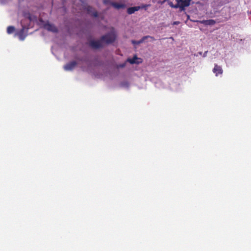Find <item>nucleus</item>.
<instances>
[{
	"instance_id": "1",
	"label": "nucleus",
	"mask_w": 251,
	"mask_h": 251,
	"mask_svg": "<svg viewBox=\"0 0 251 251\" xmlns=\"http://www.w3.org/2000/svg\"><path fill=\"white\" fill-rule=\"evenodd\" d=\"M116 37L115 32L111 31L101 36V41L106 44H111L115 41Z\"/></svg>"
},
{
	"instance_id": "2",
	"label": "nucleus",
	"mask_w": 251,
	"mask_h": 251,
	"mask_svg": "<svg viewBox=\"0 0 251 251\" xmlns=\"http://www.w3.org/2000/svg\"><path fill=\"white\" fill-rule=\"evenodd\" d=\"M176 4L174 7L180 8L181 11L185 10L186 7H188L190 5V2L189 0H176Z\"/></svg>"
},
{
	"instance_id": "3",
	"label": "nucleus",
	"mask_w": 251,
	"mask_h": 251,
	"mask_svg": "<svg viewBox=\"0 0 251 251\" xmlns=\"http://www.w3.org/2000/svg\"><path fill=\"white\" fill-rule=\"evenodd\" d=\"M84 9L87 11V12L91 15L94 17H98V12L95 10V9L90 6L87 5L85 7Z\"/></svg>"
},
{
	"instance_id": "4",
	"label": "nucleus",
	"mask_w": 251,
	"mask_h": 251,
	"mask_svg": "<svg viewBox=\"0 0 251 251\" xmlns=\"http://www.w3.org/2000/svg\"><path fill=\"white\" fill-rule=\"evenodd\" d=\"M146 7H147V5H142L141 6H138L130 7H129L127 8V12L128 14H132L134 13L135 12L141 9L146 8Z\"/></svg>"
},
{
	"instance_id": "5",
	"label": "nucleus",
	"mask_w": 251,
	"mask_h": 251,
	"mask_svg": "<svg viewBox=\"0 0 251 251\" xmlns=\"http://www.w3.org/2000/svg\"><path fill=\"white\" fill-rule=\"evenodd\" d=\"M101 39L100 40H92L90 42V46L94 49H99L102 47Z\"/></svg>"
},
{
	"instance_id": "6",
	"label": "nucleus",
	"mask_w": 251,
	"mask_h": 251,
	"mask_svg": "<svg viewBox=\"0 0 251 251\" xmlns=\"http://www.w3.org/2000/svg\"><path fill=\"white\" fill-rule=\"evenodd\" d=\"M76 65L77 63L76 61H73L66 64L64 66V69L66 71H71L75 68Z\"/></svg>"
},
{
	"instance_id": "7",
	"label": "nucleus",
	"mask_w": 251,
	"mask_h": 251,
	"mask_svg": "<svg viewBox=\"0 0 251 251\" xmlns=\"http://www.w3.org/2000/svg\"><path fill=\"white\" fill-rule=\"evenodd\" d=\"M194 22H197V23H200L202 24L206 25H214L216 23L215 21L214 20H212V19L207 20H202V21L197 20V21H195Z\"/></svg>"
},
{
	"instance_id": "8",
	"label": "nucleus",
	"mask_w": 251,
	"mask_h": 251,
	"mask_svg": "<svg viewBox=\"0 0 251 251\" xmlns=\"http://www.w3.org/2000/svg\"><path fill=\"white\" fill-rule=\"evenodd\" d=\"M45 28L49 31L53 32H57L58 31L57 28L53 25L47 24L45 25Z\"/></svg>"
},
{
	"instance_id": "9",
	"label": "nucleus",
	"mask_w": 251,
	"mask_h": 251,
	"mask_svg": "<svg viewBox=\"0 0 251 251\" xmlns=\"http://www.w3.org/2000/svg\"><path fill=\"white\" fill-rule=\"evenodd\" d=\"M213 73L216 76L218 75H221L223 73V70L220 66H218L217 64H215L214 68L213 69Z\"/></svg>"
},
{
	"instance_id": "10",
	"label": "nucleus",
	"mask_w": 251,
	"mask_h": 251,
	"mask_svg": "<svg viewBox=\"0 0 251 251\" xmlns=\"http://www.w3.org/2000/svg\"><path fill=\"white\" fill-rule=\"evenodd\" d=\"M111 5L117 9L124 8L125 7V4H124L114 2H111Z\"/></svg>"
},
{
	"instance_id": "11",
	"label": "nucleus",
	"mask_w": 251,
	"mask_h": 251,
	"mask_svg": "<svg viewBox=\"0 0 251 251\" xmlns=\"http://www.w3.org/2000/svg\"><path fill=\"white\" fill-rule=\"evenodd\" d=\"M137 57L136 55L134 56V57L132 58H128L127 61L129 62L130 64H133L134 63H136V60L137 59Z\"/></svg>"
},
{
	"instance_id": "12",
	"label": "nucleus",
	"mask_w": 251,
	"mask_h": 251,
	"mask_svg": "<svg viewBox=\"0 0 251 251\" xmlns=\"http://www.w3.org/2000/svg\"><path fill=\"white\" fill-rule=\"evenodd\" d=\"M145 40V38H144V36L139 41H135V40H132L131 41L132 43L134 45H139V44H140L141 43H142L143 42H144Z\"/></svg>"
},
{
	"instance_id": "13",
	"label": "nucleus",
	"mask_w": 251,
	"mask_h": 251,
	"mask_svg": "<svg viewBox=\"0 0 251 251\" xmlns=\"http://www.w3.org/2000/svg\"><path fill=\"white\" fill-rule=\"evenodd\" d=\"M15 28L13 26H9L7 28V32L8 34H11L15 31Z\"/></svg>"
},
{
	"instance_id": "14",
	"label": "nucleus",
	"mask_w": 251,
	"mask_h": 251,
	"mask_svg": "<svg viewBox=\"0 0 251 251\" xmlns=\"http://www.w3.org/2000/svg\"><path fill=\"white\" fill-rule=\"evenodd\" d=\"M144 38L145 40L148 38H150L152 41L155 40V38L149 35L144 36Z\"/></svg>"
},
{
	"instance_id": "15",
	"label": "nucleus",
	"mask_w": 251,
	"mask_h": 251,
	"mask_svg": "<svg viewBox=\"0 0 251 251\" xmlns=\"http://www.w3.org/2000/svg\"><path fill=\"white\" fill-rule=\"evenodd\" d=\"M111 2H112V1H111L110 0H103V3L105 4H110L111 5Z\"/></svg>"
},
{
	"instance_id": "16",
	"label": "nucleus",
	"mask_w": 251,
	"mask_h": 251,
	"mask_svg": "<svg viewBox=\"0 0 251 251\" xmlns=\"http://www.w3.org/2000/svg\"><path fill=\"white\" fill-rule=\"evenodd\" d=\"M23 33H24V29H22V30H20V31L19 32V35L20 37L22 36Z\"/></svg>"
},
{
	"instance_id": "17",
	"label": "nucleus",
	"mask_w": 251,
	"mask_h": 251,
	"mask_svg": "<svg viewBox=\"0 0 251 251\" xmlns=\"http://www.w3.org/2000/svg\"><path fill=\"white\" fill-rule=\"evenodd\" d=\"M125 63L120 64L118 66V68H124L125 66Z\"/></svg>"
},
{
	"instance_id": "18",
	"label": "nucleus",
	"mask_w": 251,
	"mask_h": 251,
	"mask_svg": "<svg viewBox=\"0 0 251 251\" xmlns=\"http://www.w3.org/2000/svg\"><path fill=\"white\" fill-rule=\"evenodd\" d=\"M179 23V22H175L174 25H178Z\"/></svg>"
},
{
	"instance_id": "19",
	"label": "nucleus",
	"mask_w": 251,
	"mask_h": 251,
	"mask_svg": "<svg viewBox=\"0 0 251 251\" xmlns=\"http://www.w3.org/2000/svg\"><path fill=\"white\" fill-rule=\"evenodd\" d=\"M207 52V51H205V52H204V56H206V54Z\"/></svg>"
},
{
	"instance_id": "20",
	"label": "nucleus",
	"mask_w": 251,
	"mask_h": 251,
	"mask_svg": "<svg viewBox=\"0 0 251 251\" xmlns=\"http://www.w3.org/2000/svg\"><path fill=\"white\" fill-rule=\"evenodd\" d=\"M189 0V2H191V1L192 0Z\"/></svg>"
}]
</instances>
